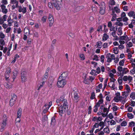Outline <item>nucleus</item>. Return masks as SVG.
Here are the masks:
<instances>
[{
	"label": "nucleus",
	"instance_id": "obj_61",
	"mask_svg": "<svg viewBox=\"0 0 135 135\" xmlns=\"http://www.w3.org/2000/svg\"><path fill=\"white\" fill-rule=\"evenodd\" d=\"M10 69L8 67L7 68L5 73L9 74L10 72Z\"/></svg>",
	"mask_w": 135,
	"mask_h": 135
},
{
	"label": "nucleus",
	"instance_id": "obj_45",
	"mask_svg": "<svg viewBox=\"0 0 135 135\" xmlns=\"http://www.w3.org/2000/svg\"><path fill=\"white\" fill-rule=\"evenodd\" d=\"M45 82H44V81H42V83H40V86L39 87V88L38 89V90L40 88H41L45 84Z\"/></svg>",
	"mask_w": 135,
	"mask_h": 135
},
{
	"label": "nucleus",
	"instance_id": "obj_13",
	"mask_svg": "<svg viewBox=\"0 0 135 135\" xmlns=\"http://www.w3.org/2000/svg\"><path fill=\"white\" fill-rule=\"evenodd\" d=\"M66 84V80L65 79H61L60 80V88H62Z\"/></svg>",
	"mask_w": 135,
	"mask_h": 135
},
{
	"label": "nucleus",
	"instance_id": "obj_25",
	"mask_svg": "<svg viewBox=\"0 0 135 135\" xmlns=\"http://www.w3.org/2000/svg\"><path fill=\"white\" fill-rule=\"evenodd\" d=\"M55 118V115L52 118L51 123V125H54L55 124L56 121Z\"/></svg>",
	"mask_w": 135,
	"mask_h": 135
},
{
	"label": "nucleus",
	"instance_id": "obj_52",
	"mask_svg": "<svg viewBox=\"0 0 135 135\" xmlns=\"http://www.w3.org/2000/svg\"><path fill=\"white\" fill-rule=\"evenodd\" d=\"M127 37V35L121 36L119 37V39L121 40H125L126 38Z\"/></svg>",
	"mask_w": 135,
	"mask_h": 135
},
{
	"label": "nucleus",
	"instance_id": "obj_9",
	"mask_svg": "<svg viewBox=\"0 0 135 135\" xmlns=\"http://www.w3.org/2000/svg\"><path fill=\"white\" fill-rule=\"evenodd\" d=\"M17 8L19 12H22L23 14H25L27 12V10L26 7L19 6Z\"/></svg>",
	"mask_w": 135,
	"mask_h": 135
},
{
	"label": "nucleus",
	"instance_id": "obj_37",
	"mask_svg": "<svg viewBox=\"0 0 135 135\" xmlns=\"http://www.w3.org/2000/svg\"><path fill=\"white\" fill-rule=\"evenodd\" d=\"M113 51H114V52L115 54H117L118 53V50L117 47H115L114 48Z\"/></svg>",
	"mask_w": 135,
	"mask_h": 135
},
{
	"label": "nucleus",
	"instance_id": "obj_56",
	"mask_svg": "<svg viewBox=\"0 0 135 135\" xmlns=\"http://www.w3.org/2000/svg\"><path fill=\"white\" fill-rule=\"evenodd\" d=\"M125 86L126 89L127 90V91H129V92H130V91H131L130 87L127 85H126Z\"/></svg>",
	"mask_w": 135,
	"mask_h": 135
},
{
	"label": "nucleus",
	"instance_id": "obj_51",
	"mask_svg": "<svg viewBox=\"0 0 135 135\" xmlns=\"http://www.w3.org/2000/svg\"><path fill=\"white\" fill-rule=\"evenodd\" d=\"M64 98V96H61L60 98V100L61 102V104H63V102L64 99H66Z\"/></svg>",
	"mask_w": 135,
	"mask_h": 135
},
{
	"label": "nucleus",
	"instance_id": "obj_36",
	"mask_svg": "<svg viewBox=\"0 0 135 135\" xmlns=\"http://www.w3.org/2000/svg\"><path fill=\"white\" fill-rule=\"evenodd\" d=\"M127 116L129 119H132L134 117V115L132 113H128Z\"/></svg>",
	"mask_w": 135,
	"mask_h": 135
},
{
	"label": "nucleus",
	"instance_id": "obj_5",
	"mask_svg": "<svg viewBox=\"0 0 135 135\" xmlns=\"http://www.w3.org/2000/svg\"><path fill=\"white\" fill-rule=\"evenodd\" d=\"M3 117L4 118L2 123L1 124V127L0 129V131L1 132L3 131L6 125L7 116L6 115H4L3 116Z\"/></svg>",
	"mask_w": 135,
	"mask_h": 135
},
{
	"label": "nucleus",
	"instance_id": "obj_2",
	"mask_svg": "<svg viewBox=\"0 0 135 135\" xmlns=\"http://www.w3.org/2000/svg\"><path fill=\"white\" fill-rule=\"evenodd\" d=\"M10 3L12 5L11 7L12 10L16 8H18L19 6V2L18 0H11Z\"/></svg>",
	"mask_w": 135,
	"mask_h": 135
},
{
	"label": "nucleus",
	"instance_id": "obj_47",
	"mask_svg": "<svg viewBox=\"0 0 135 135\" xmlns=\"http://www.w3.org/2000/svg\"><path fill=\"white\" fill-rule=\"evenodd\" d=\"M115 24L116 25L120 26H122L123 25V23L120 22H116Z\"/></svg>",
	"mask_w": 135,
	"mask_h": 135
},
{
	"label": "nucleus",
	"instance_id": "obj_22",
	"mask_svg": "<svg viewBox=\"0 0 135 135\" xmlns=\"http://www.w3.org/2000/svg\"><path fill=\"white\" fill-rule=\"evenodd\" d=\"M59 0H56V2L54 3V6L56 8V9L59 10Z\"/></svg>",
	"mask_w": 135,
	"mask_h": 135
},
{
	"label": "nucleus",
	"instance_id": "obj_11",
	"mask_svg": "<svg viewBox=\"0 0 135 135\" xmlns=\"http://www.w3.org/2000/svg\"><path fill=\"white\" fill-rule=\"evenodd\" d=\"M105 5H102L100 7V13L102 15H104L105 13Z\"/></svg>",
	"mask_w": 135,
	"mask_h": 135
},
{
	"label": "nucleus",
	"instance_id": "obj_1",
	"mask_svg": "<svg viewBox=\"0 0 135 135\" xmlns=\"http://www.w3.org/2000/svg\"><path fill=\"white\" fill-rule=\"evenodd\" d=\"M73 94V101L75 102H77L79 99V92L76 88H74L73 89V91L72 92Z\"/></svg>",
	"mask_w": 135,
	"mask_h": 135
},
{
	"label": "nucleus",
	"instance_id": "obj_12",
	"mask_svg": "<svg viewBox=\"0 0 135 135\" xmlns=\"http://www.w3.org/2000/svg\"><path fill=\"white\" fill-rule=\"evenodd\" d=\"M123 79L124 81H126L128 80L129 81V82H130L132 80V78L130 76H124L123 77Z\"/></svg>",
	"mask_w": 135,
	"mask_h": 135
},
{
	"label": "nucleus",
	"instance_id": "obj_57",
	"mask_svg": "<svg viewBox=\"0 0 135 135\" xmlns=\"http://www.w3.org/2000/svg\"><path fill=\"white\" fill-rule=\"evenodd\" d=\"M110 124L111 125L115 124L116 122L115 121L113 120H112L110 122Z\"/></svg>",
	"mask_w": 135,
	"mask_h": 135
},
{
	"label": "nucleus",
	"instance_id": "obj_33",
	"mask_svg": "<svg viewBox=\"0 0 135 135\" xmlns=\"http://www.w3.org/2000/svg\"><path fill=\"white\" fill-rule=\"evenodd\" d=\"M24 34L28 35L30 34V31L28 29L25 28L24 30Z\"/></svg>",
	"mask_w": 135,
	"mask_h": 135
},
{
	"label": "nucleus",
	"instance_id": "obj_58",
	"mask_svg": "<svg viewBox=\"0 0 135 135\" xmlns=\"http://www.w3.org/2000/svg\"><path fill=\"white\" fill-rule=\"evenodd\" d=\"M104 55H102L100 57L101 61L102 63L104 62Z\"/></svg>",
	"mask_w": 135,
	"mask_h": 135
},
{
	"label": "nucleus",
	"instance_id": "obj_60",
	"mask_svg": "<svg viewBox=\"0 0 135 135\" xmlns=\"http://www.w3.org/2000/svg\"><path fill=\"white\" fill-rule=\"evenodd\" d=\"M135 123L133 122L132 121L129 123V126L130 127H132L134 126Z\"/></svg>",
	"mask_w": 135,
	"mask_h": 135
},
{
	"label": "nucleus",
	"instance_id": "obj_8",
	"mask_svg": "<svg viewBox=\"0 0 135 135\" xmlns=\"http://www.w3.org/2000/svg\"><path fill=\"white\" fill-rule=\"evenodd\" d=\"M48 19L49 21V26L50 27H51L54 23L53 17L52 15L51 14H49Z\"/></svg>",
	"mask_w": 135,
	"mask_h": 135
},
{
	"label": "nucleus",
	"instance_id": "obj_63",
	"mask_svg": "<svg viewBox=\"0 0 135 135\" xmlns=\"http://www.w3.org/2000/svg\"><path fill=\"white\" fill-rule=\"evenodd\" d=\"M5 37V36L4 35L2 32H1L0 33V37L1 38H4Z\"/></svg>",
	"mask_w": 135,
	"mask_h": 135
},
{
	"label": "nucleus",
	"instance_id": "obj_4",
	"mask_svg": "<svg viewBox=\"0 0 135 135\" xmlns=\"http://www.w3.org/2000/svg\"><path fill=\"white\" fill-rule=\"evenodd\" d=\"M22 109L21 108H19L17 112V117L16 119V124H18V123H19L20 121V118L21 117Z\"/></svg>",
	"mask_w": 135,
	"mask_h": 135
},
{
	"label": "nucleus",
	"instance_id": "obj_29",
	"mask_svg": "<svg viewBox=\"0 0 135 135\" xmlns=\"http://www.w3.org/2000/svg\"><path fill=\"white\" fill-rule=\"evenodd\" d=\"M103 100H99L96 104L95 105L97 107H99L100 106V105L103 103Z\"/></svg>",
	"mask_w": 135,
	"mask_h": 135
},
{
	"label": "nucleus",
	"instance_id": "obj_53",
	"mask_svg": "<svg viewBox=\"0 0 135 135\" xmlns=\"http://www.w3.org/2000/svg\"><path fill=\"white\" fill-rule=\"evenodd\" d=\"M133 44L131 42H129L127 44V47H131L132 46Z\"/></svg>",
	"mask_w": 135,
	"mask_h": 135
},
{
	"label": "nucleus",
	"instance_id": "obj_62",
	"mask_svg": "<svg viewBox=\"0 0 135 135\" xmlns=\"http://www.w3.org/2000/svg\"><path fill=\"white\" fill-rule=\"evenodd\" d=\"M2 3L4 5H6L8 3V2L7 0H2Z\"/></svg>",
	"mask_w": 135,
	"mask_h": 135
},
{
	"label": "nucleus",
	"instance_id": "obj_30",
	"mask_svg": "<svg viewBox=\"0 0 135 135\" xmlns=\"http://www.w3.org/2000/svg\"><path fill=\"white\" fill-rule=\"evenodd\" d=\"M47 18V17L45 16H44L41 19V20L43 23L45 22Z\"/></svg>",
	"mask_w": 135,
	"mask_h": 135
},
{
	"label": "nucleus",
	"instance_id": "obj_6",
	"mask_svg": "<svg viewBox=\"0 0 135 135\" xmlns=\"http://www.w3.org/2000/svg\"><path fill=\"white\" fill-rule=\"evenodd\" d=\"M17 98V96L15 94L12 95V97L10 100L9 105L10 106L12 107L15 103L16 100Z\"/></svg>",
	"mask_w": 135,
	"mask_h": 135
},
{
	"label": "nucleus",
	"instance_id": "obj_42",
	"mask_svg": "<svg viewBox=\"0 0 135 135\" xmlns=\"http://www.w3.org/2000/svg\"><path fill=\"white\" fill-rule=\"evenodd\" d=\"M95 96V95L94 92H92L91 94V95L90 97V99H94Z\"/></svg>",
	"mask_w": 135,
	"mask_h": 135
},
{
	"label": "nucleus",
	"instance_id": "obj_17",
	"mask_svg": "<svg viewBox=\"0 0 135 135\" xmlns=\"http://www.w3.org/2000/svg\"><path fill=\"white\" fill-rule=\"evenodd\" d=\"M68 76L67 73L66 72H64L61 74L60 76V79H65V78Z\"/></svg>",
	"mask_w": 135,
	"mask_h": 135
},
{
	"label": "nucleus",
	"instance_id": "obj_23",
	"mask_svg": "<svg viewBox=\"0 0 135 135\" xmlns=\"http://www.w3.org/2000/svg\"><path fill=\"white\" fill-rule=\"evenodd\" d=\"M111 57L113 59V60H114V62L115 63H117L119 61V59L118 57L115 58V55L114 54H112L111 55Z\"/></svg>",
	"mask_w": 135,
	"mask_h": 135
},
{
	"label": "nucleus",
	"instance_id": "obj_64",
	"mask_svg": "<svg viewBox=\"0 0 135 135\" xmlns=\"http://www.w3.org/2000/svg\"><path fill=\"white\" fill-rule=\"evenodd\" d=\"M128 20V18L126 17H125L123 18L122 19V21L124 22H126Z\"/></svg>",
	"mask_w": 135,
	"mask_h": 135
},
{
	"label": "nucleus",
	"instance_id": "obj_10",
	"mask_svg": "<svg viewBox=\"0 0 135 135\" xmlns=\"http://www.w3.org/2000/svg\"><path fill=\"white\" fill-rule=\"evenodd\" d=\"M1 11L3 13L6 14L8 12V9L6 8V6L4 5L3 4L1 5Z\"/></svg>",
	"mask_w": 135,
	"mask_h": 135
},
{
	"label": "nucleus",
	"instance_id": "obj_54",
	"mask_svg": "<svg viewBox=\"0 0 135 135\" xmlns=\"http://www.w3.org/2000/svg\"><path fill=\"white\" fill-rule=\"evenodd\" d=\"M84 6H81L78 7H77V9L78 11H80L84 8Z\"/></svg>",
	"mask_w": 135,
	"mask_h": 135
},
{
	"label": "nucleus",
	"instance_id": "obj_19",
	"mask_svg": "<svg viewBox=\"0 0 135 135\" xmlns=\"http://www.w3.org/2000/svg\"><path fill=\"white\" fill-rule=\"evenodd\" d=\"M7 22H8V25L9 26H11L13 22V19H12L10 16H9L7 20Z\"/></svg>",
	"mask_w": 135,
	"mask_h": 135
},
{
	"label": "nucleus",
	"instance_id": "obj_43",
	"mask_svg": "<svg viewBox=\"0 0 135 135\" xmlns=\"http://www.w3.org/2000/svg\"><path fill=\"white\" fill-rule=\"evenodd\" d=\"M0 44L2 46L4 45H5V42L3 39H0Z\"/></svg>",
	"mask_w": 135,
	"mask_h": 135
},
{
	"label": "nucleus",
	"instance_id": "obj_59",
	"mask_svg": "<svg viewBox=\"0 0 135 135\" xmlns=\"http://www.w3.org/2000/svg\"><path fill=\"white\" fill-rule=\"evenodd\" d=\"M11 30V28L10 27H8L7 28L6 30V32L7 33H9Z\"/></svg>",
	"mask_w": 135,
	"mask_h": 135
},
{
	"label": "nucleus",
	"instance_id": "obj_39",
	"mask_svg": "<svg viewBox=\"0 0 135 135\" xmlns=\"http://www.w3.org/2000/svg\"><path fill=\"white\" fill-rule=\"evenodd\" d=\"M124 60H122L120 61L119 62V64L120 66H123L124 65Z\"/></svg>",
	"mask_w": 135,
	"mask_h": 135
},
{
	"label": "nucleus",
	"instance_id": "obj_21",
	"mask_svg": "<svg viewBox=\"0 0 135 135\" xmlns=\"http://www.w3.org/2000/svg\"><path fill=\"white\" fill-rule=\"evenodd\" d=\"M129 91H124L122 92L123 99H126L129 93Z\"/></svg>",
	"mask_w": 135,
	"mask_h": 135
},
{
	"label": "nucleus",
	"instance_id": "obj_49",
	"mask_svg": "<svg viewBox=\"0 0 135 135\" xmlns=\"http://www.w3.org/2000/svg\"><path fill=\"white\" fill-rule=\"evenodd\" d=\"M7 16L6 15H3L1 18L3 19V20L4 21H6V19L7 18Z\"/></svg>",
	"mask_w": 135,
	"mask_h": 135
},
{
	"label": "nucleus",
	"instance_id": "obj_48",
	"mask_svg": "<svg viewBox=\"0 0 135 135\" xmlns=\"http://www.w3.org/2000/svg\"><path fill=\"white\" fill-rule=\"evenodd\" d=\"M102 27L101 26L98 27L97 31L99 32H101L102 31Z\"/></svg>",
	"mask_w": 135,
	"mask_h": 135
},
{
	"label": "nucleus",
	"instance_id": "obj_16",
	"mask_svg": "<svg viewBox=\"0 0 135 135\" xmlns=\"http://www.w3.org/2000/svg\"><path fill=\"white\" fill-rule=\"evenodd\" d=\"M112 13H115V11L116 13H119L120 12V10L119 8H118L117 6H115L114 7V8L112 9Z\"/></svg>",
	"mask_w": 135,
	"mask_h": 135
},
{
	"label": "nucleus",
	"instance_id": "obj_41",
	"mask_svg": "<svg viewBox=\"0 0 135 135\" xmlns=\"http://www.w3.org/2000/svg\"><path fill=\"white\" fill-rule=\"evenodd\" d=\"M97 71L96 70H92L91 71L90 73V74L91 75H96Z\"/></svg>",
	"mask_w": 135,
	"mask_h": 135
},
{
	"label": "nucleus",
	"instance_id": "obj_3",
	"mask_svg": "<svg viewBox=\"0 0 135 135\" xmlns=\"http://www.w3.org/2000/svg\"><path fill=\"white\" fill-rule=\"evenodd\" d=\"M67 104V100L64 99L63 102V104H62L63 106H62L61 105L60 107V113H62L64 112Z\"/></svg>",
	"mask_w": 135,
	"mask_h": 135
},
{
	"label": "nucleus",
	"instance_id": "obj_28",
	"mask_svg": "<svg viewBox=\"0 0 135 135\" xmlns=\"http://www.w3.org/2000/svg\"><path fill=\"white\" fill-rule=\"evenodd\" d=\"M109 38V36L106 33L103 35L102 38L103 41H106Z\"/></svg>",
	"mask_w": 135,
	"mask_h": 135
},
{
	"label": "nucleus",
	"instance_id": "obj_31",
	"mask_svg": "<svg viewBox=\"0 0 135 135\" xmlns=\"http://www.w3.org/2000/svg\"><path fill=\"white\" fill-rule=\"evenodd\" d=\"M117 70H118V73H122V71L123 68L122 67L119 66L117 68Z\"/></svg>",
	"mask_w": 135,
	"mask_h": 135
},
{
	"label": "nucleus",
	"instance_id": "obj_34",
	"mask_svg": "<svg viewBox=\"0 0 135 135\" xmlns=\"http://www.w3.org/2000/svg\"><path fill=\"white\" fill-rule=\"evenodd\" d=\"M111 15L113 16V17L112 18L111 21H113L115 20L116 19V17L117 15L115 14L114 13H112Z\"/></svg>",
	"mask_w": 135,
	"mask_h": 135
},
{
	"label": "nucleus",
	"instance_id": "obj_7",
	"mask_svg": "<svg viewBox=\"0 0 135 135\" xmlns=\"http://www.w3.org/2000/svg\"><path fill=\"white\" fill-rule=\"evenodd\" d=\"M27 72L26 71H23L21 73V81L22 83L25 82L27 80L26 76Z\"/></svg>",
	"mask_w": 135,
	"mask_h": 135
},
{
	"label": "nucleus",
	"instance_id": "obj_26",
	"mask_svg": "<svg viewBox=\"0 0 135 135\" xmlns=\"http://www.w3.org/2000/svg\"><path fill=\"white\" fill-rule=\"evenodd\" d=\"M5 86L7 88H11L12 87V85L10 83H6L4 84Z\"/></svg>",
	"mask_w": 135,
	"mask_h": 135
},
{
	"label": "nucleus",
	"instance_id": "obj_46",
	"mask_svg": "<svg viewBox=\"0 0 135 135\" xmlns=\"http://www.w3.org/2000/svg\"><path fill=\"white\" fill-rule=\"evenodd\" d=\"M98 57L97 55H95L94 56V58L93 59V60H95L96 61H98L99 60Z\"/></svg>",
	"mask_w": 135,
	"mask_h": 135
},
{
	"label": "nucleus",
	"instance_id": "obj_32",
	"mask_svg": "<svg viewBox=\"0 0 135 135\" xmlns=\"http://www.w3.org/2000/svg\"><path fill=\"white\" fill-rule=\"evenodd\" d=\"M103 131L104 132L107 134H109V130L108 128L107 127L103 129Z\"/></svg>",
	"mask_w": 135,
	"mask_h": 135
},
{
	"label": "nucleus",
	"instance_id": "obj_44",
	"mask_svg": "<svg viewBox=\"0 0 135 135\" xmlns=\"http://www.w3.org/2000/svg\"><path fill=\"white\" fill-rule=\"evenodd\" d=\"M79 56L81 60H83L85 59V56L83 54H80Z\"/></svg>",
	"mask_w": 135,
	"mask_h": 135
},
{
	"label": "nucleus",
	"instance_id": "obj_55",
	"mask_svg": "<svg viewBox=\"0 0 135 135\" xmlns=\"http://www.w3.org/2000/svg\"><path fill=\"white\" fill-rule=\"evenodd\" d=\"M127 123L126 121H123L122 123L121 124V125L122 126H125L127 125Z\"/></svg>",
	"mask_w": 135,
	"mask_h": 135
},
{
	"label": "nucleus",
	"instance_id": "obj_38",
	"mask_svg": "<svg viewBox=\"0 0 135 135\" xmlns=\"http://www.w3.org/2000/svg\"><path fill=\"white\" fill-rule=\"evenodd\" d=\"M109 3V4L112 6L115 4V2L113 0H110Z\"/></svg>",
	"mask_w": 135,
	"mask_h": 135
},
{
	"label": "nucleus",
	"instance_id": "obj_24",
	"mask_svg": "<svg viewBox=\"0 0 135 135\" xmlns=\"http://www.w3.org/2000/svg\"><path fill=\"white\" fill-rule=\"evenodd\" d=\"M17 71L16 70H15L13 71V75L12 77L13 80H14L16 77L17 75Z\"/></svg>",
	"mask_w": 135,
	"mask_h": 135
},
{
	"label": "nucleus",
	"instance_id": "obj_14",
	"mask_svg": "<svg viewBox=\"0 0 135 135\" xmlns=\"http://www.w3.org/2000/svg\"><path fill=\"white\" fill-rule=\"evenodd\" d=\"M128 16L130 17H132L133 19H135V12L131 11L127 13Z\"/></svg>",
	"mask_w": 135,
	"mask_h": 135
},
{
	"label": "nucleus",
	"instance_id": "obj_40",
	"mask_svg": "<svg viewBox=\"0 0 135 135\" xmlns=\"http://www.w3.org/2000/svg\"><path fill=\"white\" fill-rule=\"evenodd\" d=\"M122 28L121 27H119L118 28V35H121L122 34Z\"/></svg>",
	"mask_w": 135,
	"mask_h": 135
},
{
	"label": "nucleus",
	"instance_id": "obj_35",
	"mask_svg": "<svg viewBox=\"0 0 135 135\" xmlns=\"http://www.w3.org/2000/svg\"><path fill=\"white\" fill-rule=\"evenodd\" d=\"M130 97L133 99H135V93L134 92L131 93L130 95Z\"/></svg>",
	"mask_w": 135,
	"mask_h": 135
},
{
	"label": "nucleus",
	"instance_id": "obj_27",
	"mask_svg": "<svg viewBox=\"0 0 135 135\" xmlns=\"http://www.w3.org/2000/svg\"><path fill=\"white\" fill-rule=\"evenodd\" d=\"M97 45L98 48H101L103 46V43L101 41H98L97 42Z\"/></svg>",
	"mask_w": 135,
	"mask_h": 135
},
{
	"label": "nucleus",
	"instance_id": "obj_15",
	"mask_svg": "<svg viewBox=\"0 0 135 135\" xmlns=\"http://www.w3.org/2000/svg\"><path fill=\"white\" fill-rule=\"evenodd\" d=\"M111 55L110 53H108L106 55V58L107 59V61L108 62H110L112 61V60L113 59L111 57Z\"/></svg>",
	"mask_w": 135,
	"mask_h": 135
},
{
	"label": "nucleus",
	"instance_id": "obj_20",
	"mask_svg": "<svg viewBox=\"0 0 135 135\" xmlns=\"http://www.w3.org/2000/svg\"><path fill=\"white\" fill-rule=\"evenodd\" d=\"M120 95V93L119 92H117L115 94L116 97H114L113 100L115 101V102H118V98L119 96Z\"/></svg>",
	"mask_w": 135,
	"mask_h": 135
},
{
	"label": "nucleus",
	"instance_id": "obj_50",
	"mask_svg": "<svg viewBox=\"0 0 135 135\" xmlns=\"http://www.w3.org/2000/svg\"><path fill=\"white\" fill-rule=\"evenodd\" d=\"M16 30L18 34H20L21 32L22 31L21 29L20 28H16Z\"/></svg>",
	"mask_w": 135,
	"mask_h": 135
},
{
	"label": "nucleus",
	"instance_id": "obj_18",
	"mask_svg": "<svg viewBox=\"0 0 135 135\" xmlns=\"http://www.w3.org/2000/svg\"><path fill=\"white\" fill-rule=\"evenodd\" d=\"M122 72V73H119L120 75L121 76H123V75L124 74H126L127 73H128L129 71L128 70V69L127 68H124L123 69Z\"/></svg>",
	"mask_w": 135,
	"mask_h": 135
}]
</instances>
